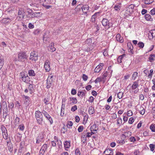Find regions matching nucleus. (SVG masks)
Segmentation results:
<instances>
[{"label": "nucleus", "instance_id": "nucleus-49", "mask_svg": "<svg viewBox=\"0 0 155 155\" xmlns=\"http://www.w3.org/2000/svg\"><path fill=\"white\" fill-rule=\"evenodd\" d=\"M25 128L23 124H21L19 125L18 127V128L20 129V130L23 131Z\"/></svg>", "mask_w": 155, "mask_h": 155}, {"label": "nucleus", "instance_id": "nucleus-8", "mask_svg": "<svg viewBox=\"0 0 155 155\" xmlns=\"http://www.w3.org/2000/svg\"><path fill=\"white\" fill-rule=\"evenodd\" d=\"M91 130V133H88V137L90 136L92 134H94L95 132H96L97 130V127L95 124H94L92 125L90 128Z\"/></svg>", "mask_w": 155, "mask_h": 155}, {"label": "nucleus", "instance_id": "nucleus-27", "mask_svg": "<svg viewBox=\"0 0 155 155\" xmlns=\"http://www.w3.org/2000/svg\"><path fill=\"white\" fill-rule=\"evenodd\" d=\"M149 59L150 62H152L155 60V55L151 54L150 55Z\"/></svg>", "mask_w": 155, "mask_h": 155}, {"label": "nucleus", "instance_id": "nucleus-40", "mask_svg": "<svg viewBox=\"0 0 155 155\" xmlns=\"http://www.w3.org/2000/svg\"><path fill=\"white\" fill-rule=\"evenodd\" d=\"M145 18L147 21H149L151 18V16L149 14H146L145 15Z\"/></svg>", "mask_w": 155, "mask_h": 155}, {"label": "nucleus", "instance_id": "nucleus-31", "mask_svg": "<svg viewBox=\"0 0 155 155\" xmlns=\"http://www.w3.org/2000/svg\"><path fill=\"white\" fill-rule=\"evenodd\" d=\"M46 115H47L45 116V117L49 121L51 124L53 123V120L52 118L48 114H46Z\"/></svg>", "mask_w": 155, "mask_h": 155}, {"label": "nucleus", "instance_id": "nucleus-29", "mask_svg": "<svg viewBox=\"0 0 155 155\" xmlns=\"http://www.w3.org/2000/svg\"><path fill=\"white\" fill-rule=\"evenodd\" d=\"M23 147L21 146V144L18 150V155H21V154L23 152L22 149Z\"/></svg>", "mask_w": 155, "mask_h": 155}, {"label": "nucleus", "instance_id": "nucleus-63", "mask_svg": "<svg viewBox=\"0 0 155 155\" xmlns=\"http://www.w3.org/2000/svg\"><path fill=\"white\" fill-rule=\"evenodd\" d=\"M134 6L133 5H130L127 8H129L130 9V10H132V11H133V9H134Z\"/></svg>", "mask_w": 155, "mask_h": 155}, {"label": "nucleus", "instance_id": "nucleus-47", "mask_svg": "<svg viewBox=\"0 0 155 155\" xmlns=\"http://www.w3.org/2000/svg\"><path fill=\"white\" fill-rule=\"evenodd\" d=\"M114 8L115 11H117L120 10V5H115L114 6Z\"/></svg>", "mask_w": 155, "mask_h": 155}, {"label": "nucleus", "instance_id": "nucleus-46", "mask_svg": "<svg viewBox=\"0 0 155 155\" xmlns=\"http://www.w3.org/2000/svg\"><path fill=\"white\" fill-rule=\"evenodd\" d=\"M155 145L153 144H151L150 145V150L153 151L155 149Z\"/></svg>", "mask_w": 155, "mask_h": 155}, {"label": "nucleus", "instance_id": "nucleus-45", "mask_svg": "<svg viewBox=\"0 0 155 155\" xmlns=\"http://www.w3.org/2000/svg\"><path fill=\"white\" fill-rule=\"evenodd\" d=\"M123 93L122 92H119L117 94V97L120 99L122 98Z\"/></svg>", "mask_w": 155, "mask_h": 155}, {"label": "nucleus", "instance_id": "nucleus-14", "mask_svg": "<svg viewBox=\"0 0 155 155\" xmlns=\"http://www.w3.org/2000/svg\"><path fill=\"white\" fill-rule=\"evenodd\" d=\"M102 23L104 26H105L107 25L110 27L112 25L111 23H109V21L107 19H103L102 21Z\"/></svg>", "mask_w": 155, "mask_h": 155}, {"label": "nucleus", "instance_id": "nucleus-51", "mask_svg": "<svg viewBox=\"0 0 155 155\" xmlns=\"http://www.w3.org/2000/svg\"><path fill=\"white\" fill-rule=\"evenodd\" d=\"M84 129V127L82 126H80L78 128V130L79 132H82Z\"/></svg>", "mask_w": 155, "mask_h": 155}, {"label": "nucleus", "instance_id": "nucleus-9", "mask_svg": "<svg viewBox=\"0 0 155 155\" xmlns=\"http://www.w3.org/2000/svg\"><path fill=\"white\" fill-rule=\"evenodd\" d=\"M18 16L17 17L18 19H22L24 18V12L23 9L20 8L18 10Z\"/></svg>", "mask_w": 155, "mask_h": 155}, {"label": "nucleus", "instance_id": "nucleus-34", "mask_svg": "<svg viewBox=\"0 0 155 155\" xmlns=\"http://www.w3.org/2000/svg\"><path fill=\"white\" fill-rule=\"evenodd\" d=\"M140 114L142 115H144L145 112V110L144 108L142 107H141L140 108Z\"/></svg>", "mask_w": 155, "mask_h": 155}, {"label": "nucleus", "instance_id": "nucleus-3", "mask_svg": "<svg viewBox=\"0 0 155 155\" xmlns=\"http://www.w3.org/2000/svg\"><path fill=\"white\" fill-rule=\"evenodd\" d=\"M35 114L38 123L39 124H41L43 121V116L41 113L37 110L35 111Z\"/></svg>", "mask_w": 155, "mask_h": 155}, {"label": "nucleus", "instance_id": "nucleus-24", "mask_svg": "<svg viewBox=\"0 0 155 155\" xmlns=\"http://www.w3.org/2000/svg\"><path fill=\"white\" fill-rule=\"evenodd\" d=\"M41 32V30L39 29H37L35 30L33 32V34L35 35H39Z\"/></svg>", "mask_w": 155, "mask_h": 155}, {"label": "nucleus", "instance_id": "nucleus-52", "mask_svg": "<svg viewBox=\"0 0 155 155\" xmlns=\"http://www.w3.org/2000/svg\"><path fill=\"white\" fill-rule=\"evenodd\" d=\"M75 155H80L81 153L80 150L79 149L77 148L75 151Z\"/></svg>", "mask_w": 155, "mask_h": 155}, {"label": "nucleus", "instance_id": "nucleus-64", "mask_svg": "<svg viewBox=\"0 0 155 155\" xmlns=\"http://www.w3.org/2000/svg\"><path fill=\"white\" fill-rule=\"evenodd\" d=\"M76 93V91L74 89H72L71 91V94L72 95H74Z\"/></svg>", "mask_w": 155, "mask_h": 155}, {"label": "nucleus", "instance_id": "nucleus-55", "mask_svg": "<svg viewBox=\"0 0 155 155\" xmlns=\"http://www.w3.org/2000/svg\"><path fill=\"white\" fill-rule=\"evenodd\" d=\"M77 109V107L76 105H74L71 108V110L73 111H74Z\"/></svg>", "mask_w": 155, "mask_h": 155}, {"label": "nucleus", "instance_id": "nucleus-19", "mask_svg": "<svg viewBox=\"0 0 155 155\" xmlns=\"http://www.w3.org/2000/svg\"><path fill=\"white\" fill-rule=\"evenodd\" d=\"M69 104H76L77 102V100L75 97H70Z\"/></svg>", "mask_w": 155, "mask_h": 155}, {"label": "nucleus", "instance_id": "nucleus-6", "mask_svg": "<svg viewBox=\"0 0 155 155\" xmlns=\"http://www.w3.org/2000/svg\"><path fill=\"white\" fill-rule=\"evenodd\" d=\"M38 53L35 51H33L31 53L29 59L32 61H36L38 60Z\"/></svg>", "mask_w": 155, "mask_h": 155}, {"label": "nucleus", "instance_id": "nucleus-7", "mask_svg": "<svg viewBox=\"0 0 155 155\" xmlns=\"http://www.w3.org/2000/svg\"><path fill=\"white\" fill-rule=\"evenodd\" d=\"M52 78L53 76L52 75H50L48 77L46 84V86L47 88H50L51 86L53 83V80L52 79Z\"/></svg>", "mask_w": 155, "mask_h": 155}, {"label": "nucleus", "instance_id": "nucleus-37", "mask_svg": "<svg viewBox=\"0 0 155 155\" xmlns=\"http://www.w3.org/2000/svg\"><path fill=\"white\" fill-rule=\"evenodd\" d=\"M153 2V0H146L144 1V3L146 4H150Z\"/></svg>", "mask_w": 155, "mask_h": 155}, {"label": "nucleus", "instance_id": "nucleus-53", "mask_svg": "<svg viewBox=\"0 0 155 155\" xmlns=\"http://www.w3.org/2000/svg\"><path fill=\"white\" fill-rule=\"evenodd\" d=\"M15 125H16L18 124L20 121L19 118H18V117H16L15 118Z\"/></svg>", "mask_w": 155, "mask_h": 155}, {"label": "nucleus", "instance_id": "nucleus-38", "mask_svg": "<svg viewBox=\"0 0 155 155\" xmlns=\"http://www.w3.org/2000/svg\"><path fill=\"white\" fill-rule=\"evenodd\" d=\"M117 120V124L119 125L121 124L122 123V120L120 117H118Z\"/></svg>", "mask_w": 155, "mask_h": 155}, {"label": "nucleus", "instance_id": "nucleus-58", "mask_svg": "<svg viewBox=\"0 0 155 155\" xmlns=\"http://www.w3.org/2000/svg\"><path fill=\"white\" fill-rule=\"evenodd\" d=\"M153 69H151L150 70V73L148 75V77L150 78H151V77H152V74H153Z\"/></svg>", "mask_w": 155, "mask_h": 155}, {"label": "nucleus", "instance_id": "nucleus-17", "mask_svg": "<svg viewBox=\"0 0 155 155\" xmlns=\"http://www.w3.org/2000/svg\"><path fill=\"white\" fill-rule=\"evenodd\" d=\"M116 39L117 41H119L120 43H122L124 40L122 37H121L119 34H117L116 35Z\"/></svg>", "mask_w": 155, "mask_h": 155}, {"label": "nucleus", "instance_id": "nucleus-18", "mask_svg": "<svg viewBox=\"0 0 155 155\" xmlns=\"http://www.w3.org/2000/svg\"><path fill=\"white\" fill-rule=\"evenodd\" d=\"M43 138V137L42 136V134H39L37 138L36 143H39L42 140Z\"/></svg>", "mask_w": 155, "mask_h": 155}, {"label": "nucleus", "instance_id": "nucleus-44", "mask_svg": "<svg viewBox=\"0 0 155 155\" xmlns=\"http://www.w3.org/2000/svg\"><path fill=\"white\" fill-rule=\"evenodd\" d=\"M33 85L31 84H30L28 86V89L30 91V92L31 94L32 93V89H33Z\"/></svg>", "mask_w": 155, "mask_h": 155}, {"label": "nucleus", "instance_id": "nucleus-32", "mask_svg": "<svg viewBox=\"0 0 155 155\" xmlns=\"http://www.w3.org/2000/svg\"><path fill=\"white\" fill-rule=\"evenodd\" d=\"M32 10L31 9L28 8L27 9V12L28 13V15L29 17H31V15L32 13Z\"/></svg>", "mask_w": 155, "mask_h": 155}, {"label": "nucleus", "instance_id": "nucleus-1", "mask_svg": "<svg viewBox=\"0 0 155 155\" xmlns=\"http://www.w3.org/2000/svg\"><path fill=\"white\" fill-rule=\"evenodd\" d=\"M138 86L139 84L138 81H136L133 83V84L131 86H130V84L127 87V89L129 87H131V89H129V91L130 92H131V91L133 90H135L134 91V94H136L139 91V90L138 88Z\"/></svg>", "mask_w": 155, "mask_h": 155}, {"label": "nucleus", "instance_id": "nucleus-21", "mask_svg": "<svg viewBox=\"0 0 155 155\" xmlns=\"http://www.w3.org/2000/svg\"><path fill=\"white\" fill-rule=\"evenodd\" d=\"M7 145L8 146V149L10 152H12L13 151L12 145L10 144L11 141L9 140V141L7 142Z\"/></svg>", "mask_w": 155, "mask_h": 155}, {"label": "nucleus", "instance_id": "nucleus-62", "mask_svg": "<svg viewBox=\"0 0 155 155\" xmlns=\"http://www.w3.org/2000/svg\"><path fill=\"white\" fill-rule=\"evenodd\" d=\"M28 27L30 29H32L34 28V25L31 23H29L28 24Z\"/></svg>", "mask_w": 155, "mask_h": 155}, {"label": "nucleus", "instance_id": "nucleus-28", "mask_svg": "<svg viewBox=\"0 0 155 155\" xmlns=\"http://www.w3.org/2000/svg\"><path fill=\"white\" fill-rule=\"evenodd\" d=\"M89 114H91L94 113V109L92 107H90L89 108Z\"/></svg>", "mask_w": 155, "mask_h": 155}, {"label": "nucleus", "instance_id": "nucleus-23", "mask_svg": "<svg viewBox=\"0 0 155 155\" xmlns=\"http://www.w3.org/2000/svg\"><path fill=\"white\" fill-rule=\"evenodd\" d=\"M88 44L89 46L93 47L95 45L94 44V41H92L91 39H88Z\"/></svg>", "mask_w": 155, "mask_h": 155}, {"label": "nucleus", "instance_id": "nucleus-16", "mask_svg": "<svg viewBox=\"0 0 155 155\" xmlns=\"http://www.w3.org/2000/svg\"><path fill=\"white\" fill-rule=\"evenodd\" d=\"M153 37H155V30H151L149 34V38L150 39H152Z\"/></svg>", "mask_w": 155, "mask_h": 155}, {"label": "nucleus", "instance_id": "nucleus-41", "mask_svg": "<svg viewBox=\"0 0 155 155\" xmlns=\"http://www.w3.org/2000/svg\"><path fill=\"white\" fill-rule=\"evenodd\" d=\"M4 60L3 59L0 58V70H1L3 65Z\"/></svg>", "mask_w": 155, "mask_h": 155}, {"label": "nucleus", "instance_id": "nucleus-57", "mask_svg": "<svg viewBox=\"0 0 155 155\" xmlns=\"http://www.w3.org/2000/svg\"><path fill=\"white\" fill-rule=\"evenodd\" d=\"M1 130L2 133H3V132L4 133L5 132H7V130L6 128L4 126L1 127Z\"/></svg>", "mask_w": 155, "mask_h": 155}, {"label": "nucleus", "instance_id": "nucleus-54", "mask_svg": "<svg viewBox=\"0 0 155 155\" xmlns=\"http://www.w3.org/2000/svg\"><path fill=\"white\" fill-rule=\"evenodd\" d=\"M133 112L132 110H129L128 111L127 113V115L128 116L130 117L131 116L133 115Z\"/></svg>", "mask_w": 155, "mask_h": 155}, {"label": "nucleus", "instance_id": "nucleus-20", "mask_svg": "<svg viewBox=\"0 0 155 155\" xmlns=\"http://www.w3.org/2000/svg\"><path fill=\"white\" fill-rule=\"evenodd\" d=\"M133 12V11L132 10H130L129 8H127L125 11L124 15H125L126 16L130 15L132 14Z\"/></svg>", "mask_w": 155, "mask_h": 155}, {"label": "nucleus", "instance_id": "nucleus-13", "mask_svg": "<svg viewBox=\"0 0 155 155\" xmlns=\"http://www.w3.org/2000/svg\"><path fill=\"white\" fill-rule=\"evenodd\" d=\"M2 107L3 113L8 114V108L7 105L5 101H3L2 102Z\"/></svg>", "mask_w": 155, "mask_h": 155}, {"label": "nucleus", "instance_id": "nucleus-36", "mask_svg": "<svg viewBox=\"0 0 155 155\" xmlns=\"http://www.w3.org/2000/svg\"><path fill=\"white\" fill-rule=\"evenodd\" d=\"M86 7V6H83V7H82V9L83 12L85 14H87V8Z\"/></svg>", "mask_w": 155, "mask_h": 155}, {"label": "nucleus", "instance_id": "nucleus-30", "mask_svg": "<svg viewBox=\"0 0 155 155\" xmlns=\"http://www.w3.org/2000/svg\"><path fill=\"white\" fill-rule=\"evenodd\" d=\"M138 75V73L137 72H134L132 76V79L133 80H135Z\"/></svg>", "mask_w": 155, "mask_h": 155}, {"label": "nucleus", "instance_id": "nucleus-61", "mask_svg": "<svg viewBox=\"0 0 155 155\" xmlns=\"http://www.w3.org/2000/svg\"><path fill=\"white\" fill-rule=\"evenodd\" d=\"M84 93L83 91H80L78 92V96L81 97H82V96L84 95Z\"/></svg>", "mask_w": 155, "mask_h": 155}, {"label": "nucleus", "instance_id": "nucleus-56", "mask_svg": "<svg viewBox=\"0 0 155 155\" xmlns=\"http://www.w3.org/2000/svg\"><path fill=\"white\" fill-rule=\"evenodd\" d=\"M83 79L85 81L87 80V76L85 74H83L82 77Z\"/></svg>", "mask_w": 155, "mask_h": 155}, {"label": "nucleus", "instance_id": "nucleus-43", "mask_svg": "<svg viewBox=\"0 0 155 155\" xmlns=\"http://www.w3.org/2000/svg\"><path fill=\"white\" fill-rule=\"evenodd\" d=\"M150 128L153 132H155V124H152L150 126Z\"/></svg>", "mask_w": 155, "mask_h": 155}, {"label": "nucleus", "instance_id": "nucleus-2", "mask_svg": "<svg viewBox=\"0 0 155 155\" xmlns=\"http://www.w3.org/2000/svg\"><path fill=\"white\" fill-rule=\"evenodd\" d=\"M28 57L25 52H20L18 54V61H19L24 62Z\"/></svg>", "mask_w": 155, "mask_h": 155}, {"label": "nucleus", "instance_id": "nucleus-22", "mask_svg": "<svg viewBox=\"0 0 155 155\" xmlns=\"http://www.w3.org/2000/svg\"><path fill=\"white\" fill-rule=\"evenodd\" d=\"M40 12H34L31 15L30 18L37 17L40 16Z\"/></svg>", "mask_w": 155, "mask_h": 155}, {"label": "nucleus", "instance_id": "nucleus-60", "mask_svg": "<svg viewBox=\"0 0 155 155\" xmlns=\"http://www.w3.org/2000/svg\"><path fill=\"white\" fill-rule=\"evenodd\" d=\"M150 14L152 15H154L155 14V9L154 8H153L151 10Z\"/></svg>", "mask_w": 155, "mask_h": 155}, {"label": "nucleus", "instance_id": "nucleus-39", "mask_svg": "<svg viewBox=\"0 0 155 155\" xmlns=\"http://www.w3.org/2000/svg\"><path fill=\"white\" fill-rule=\"evenodd\" d=\"M137 45L140 48H143L144 47V44L143 42L140 41L138 43Z\"/></svg>", "mask_w": 155, "mask_h": 155}, {"label": "nucleus", "instance_id": "nucleus-10", "mask_svg": "<svg viewBox=\"0 0 155 155\" xmlns=\"http://www.w3.org/2000/svg\"><path fill=\"white\" fill-rule=\"evenodd\" d=\"M13 20L12 18H5L1 21V23L5 24H8Z\"/></svg>", "mask_w": 155, "mask_h": 155}, {"label": "nucleus", "instance_id": "nucleus-4", "mask_svg": "<svg viewBox=\"0 0 155 155\" xmlns=\"http://www.w3.org/2000/svg\"><path fill=\"white\" fill-rule=\"evenodd\" d=\"M22 81L26 83H28L30 81V78L28 76L27 73L25 71H22L20 73Z\"/></svg>", "mask_w": 155, "mask_h": 155}, {"label": "nucleus", "instance_id": "nucleus-15", "mask_svg": "<svg viewBox=\"0 0 155 155\" xmlns=\"http://www.w3.org/2000/svg\"><path fill=\"white\" fill-rule=\"evenodd\" d=\"M104 153L105 154V155H113V150L112 149H106L104 151Z\"/></svg>", "mask_w": 155, "mask_h": 155}, {"label": "nucleus", "instance_id": "nucleus-11", "mask_svg": "<svg viewBox=\"0 0 155 155\" xmlns=\"http://www.w3.org/2000/svg\"><path fill=\"white\" fill-rule=\"evenodd\" d=\"M104 66L103 63H100L95 68L94 71L95 73L99 72L102 69L103 67Z\"/></svg>", "mask_w": 155, "mask_h": 155}, {"label": "nucleus", "instance_id": "nucleus-59", "mask_svg": "<svg viewBox=\"0 0 155 155\" xmlns=\"http://www.w3.org/2000/svg\"><path fill=\"white\" fill-rule=\"evenodd\" d=\"M130 77V75L129 74H126L124 77V79L125 80H127L129 79V78Z\"/></svg>", "mask_w": 155, "mask_h": 155}, {"label": "nucleus", "instance_id": "nucleus-42", "mask_svg": "<svg viewBox=\"0 0 155 155\" xmlns=\"http://www.w3.org/2000/svg\"><path fill=\"white\" fill-rule=\"evenodd\" d=\"M104 79L103 78L101 77H98L95 80V81L96 83H97L98 82H100L102 81Z\"/></svg>", "mask_w": 155, "mask_h": 155}, {"label": "nucleus", "instance_id": "nucleus-33", "mask_svg": "<svg viewBox=\"0 0 155 155\" xmlns=\"http://www.w3.org/2000/svg\"><path fill=\"white\" fill-rule=\"evenodd\" d=\"M2 135L3 136V138L5 140H7L8 139V135L7 132H4L2 133Z\"/></svg>", "mask_w": 155, "mask_h": 155}, {"label": "nucleus", "instance_id": "nucleus-48", "mask_svg": "<svg viewBox=\"0 0 155 155\" xmlns=\"http://www.w3.org/2000/svg\"><path fill=\"white\" fill-rule=\"evenodd\" d=\"M134 121V120L133 117H131L129 118L128 123L129 124H132Z\"/></svg>", "mask_w": 155, "mask_h": 155}, {"label": "nucleus", "instance_id": "nucleus-35", "mask_svg": "<svg viewBox=\"0 0 155 155\" xmlns=\"http://www.w3.org/2000/svg\"><path fill=\"white\" fill-rule=\"evenodd\" d=\"M73 124V123L71 121H68L66 126L67 127L70 128L72 126Z\"/></svg>", "mask_w": 155, "mask_h": 155}, {"label": "nucleus", "instance_id": "nucleus-26", "mask_svg": "<svg viewBox=\"0 0 155 155\" xmlns=\"http://www.w3.org/2000/svg\"><path fill=\"white\" fill-rule=\"evenodd\" d=\"M65 148H69L70 147V143L68 141H65L64 144Z\"/></svg>", "mask_w": 155, "mask_h": 155}, {"label": "nucleus", "instance_id": "nucleus-12", "mask_svg": "<svg viewBox=\"0 0 155 155\" xmlns=\"http://www.w3.org/2000/svg\"><path fill=\"white\" fill-rule=\"evenodd\" d=\"M50 63L48 60H46L45 62L44 67L46 71H49L50 70Z\"/></svg>", "mask_w": 155, "mask_h": 155}, {"label": "nucleus", "instance_id": "nucleus-50", "mask_svg": "<svg viewBox=\"0 0 155 155\" xmlns=\"http://www.w3.org/2000/svg\"><path fill=\"white\" fill-rule=\"evenodd\" d=\"M47 147V144H45L42 146L41 149L45 151Z\"/></svg>", "mask_w": 155, "mask_h": 155}, {"label": "nucleus", "instance_id": "nucleus-25", "mask_svg": "<svg viewBox=\"0 0 155 155\" xmlns=\"http://www.w3.org/2000/svg\"><path fill=\"white\" fill-rule=\"evenodd\" d=\"M28 74L29 76H34L35 75L34 71L32 70H29Z\"/></svg>", "mask_w": 155, "mask_h": 155}, {"label": "nucleus", "instance_id": "nucleus-5", "mask_svg": "<svg viewBox=\"0 0 155 155\" xmlns=\"http://www.w3.org/2000/svg\"><path fill=\"white\" fill-rule=\"evenodd\" d=\"M87 130L84 131L81 136V141L82 142V146H86L87 144ZM86 147L85 146V148Z\"/></svg>", "mask_w": 155, "mask_h": 155}]
</instances>
